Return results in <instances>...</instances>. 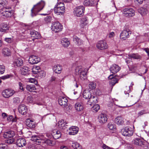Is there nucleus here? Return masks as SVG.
Listing matches in <instances>:
<instances>
[{"label":"nucleus","instance_id":"1","mask_svg":"<svg viewBox=\"0 0 149 149\" xmlns=\"http://www.w3.org/2000/svg\"><path fill=\"white\" fill-rule=\"evenodd\" d=\"M45 3L43 1L34 5L31 10V15L32 17L36 16L37 13L41 10L45 6Z\"/></svg>","mask_w":149,"mask_h":149},{"label":"nucleus","instance_id":"2","mask_svg":"<svg viewBox=\"0 0 149 149\" xmlns=\"http://www.w3.org/2000/svg\"><path fill=\"white\" fill-rule=\"evenodd\" d=\"M132 33V31L129 29L125 28L121 32L120 35V38L125 40L129 38Z\"/></svg>","mask_w":149,"mask_h":149},{"label":"nucleus","instance_id":"3","mask_svg":"<svg viewBox=\"0 0 149 149\" xmlns=\"http://www.w3.org/2000/svg\"><path fill=\"white\" fill-rule=\"evenodd\" d=\"M11 8L9 7H5L2 8L0 10L1 14L2 16L6 17H10L12 15Z\"/></svg>","mask_w":149,"mask_h":149},{"label":"nucleus","instance_id":"4","mask_svg":"<svg viewBox=\"0 0 149 149\" xmlns=\"http://www.w3.org/2000/svg\"><path fill=\"white\" fill-rule=\"evenodd\" d=\"M122 12L125 16L128 17L134 16L135 14V10L132 8H124Z\"/></svg>","mask_w":149,"mask_h":149},{"label":"nucleus","instance_id":"5","mask_svg":"<svg viewBox=\"0 0 149 149\" xmlns=\"http://www.w3.org/2000/svg\"><path fill=\"white\" fill-rule=\"evenodd\" d=\"M63 28L62 25L58 22L53 23L51 27L52 30L55 33L61 31Z\"/></svg>","mask_w":149,"mask_h":149},{"label":"nucleus","instance_id":"6","mask_svg":"<svg viewBox=\"0 0 149 149\" xmlns=\"http://www.w3.org/2000/svg\"><path fill=\"white\" fill-rule=\"evenodd\" d=\"M84 10L85 8L83 6H79L74 8V14L77 17H81L84 15Z\"/></svg>","mask_w":149,"mask_h":149},{"label":"nucleus","instance_id":"7","mask_svg":"<svg viewBox=\"0 0 149 149\" xmlns=\"http://www.w3.org/2000/svg\"><path fill=\"white\" fill-rule=\"evenodd\" d=\"M97 47L99 49L103 50L107 49L108 45L105 40H100L96 44Z\"/></svg>","mask_w":149,"mask_h":149},{"label":"nucleus","instance_id":"8","mask_svg":"<svg viewBox=\"0 0 149 149\" xmlns=\"http://www.w3.org/2000/svg\"><path fill=\"white\" fill-rule=\"evenodd\" d=\"M121 132L123 135L128 136H132L133 133L132 129L129 127H125L122 130Z\"/></svg>","mask_w":149,"mask_h":149},{"label":"nucleus","instance_id":"9","mask_svg":"<svg viewBox=\"0 0 149 149\" xmlns=\"http://www.w3.org/2000/svg\"><path fill=\"white\" fill-rule=\"evenodd\" d=\"M13 90L8 89L4 90L2 92L3 96L5 98H8L12 96L15 93Z\"/></svg>","mask_w":149,"mask_h":149},{"label":"nucleus","instance_id":"10","mask_svg":"<svg viewBox=\"0 0 149 149\" xmlns=\"http://www.w3.org/2000/svg\"><path fill=\"white\" fill-rule=\"evenodd\" d=\"M107 117V116L106 114L101 113L98 116V121L100 124H103L107 122L108 119Z\"/></svg>","mask_w":149,"mask_h":149},{"label":"nucleus","instance_id":"11","mask_svg":"<svg viewBox=\"0 0 149 149\" xmlns=\"http://www.w3.org/2000/svg\"><path fill=\"white\" fill-rule=\"evenodd\" d=\"M40 59L37 56L32 55L29 58V62L30 63L32 64H36L40 61Z\"/></svg>","mask_w":149,"mask_h":149},{"label":"nucleus","instance_id":"12","mask_svg":"<svg viewBox=\"0 0 149 149\" xmlns=\"http://www.w3.org/2000/svg\"><path fill=\"white\" fill-rule=\"evenodd\" d=\"M132 143L136 146H142L144 145L146 142L143 139L139 138H136L134 139L132 141Z\"/></svg>","mask_w":149,"mask_h":149},{"label":"nucleus","instance_id":"13","mask_svg":"<svg viewBox=\"0 0 149 149\" xmlns=\"http://www.w3.org/2000/svg\"><path fill=\"white\" fill-rule=\"evenodd\" d=\"M68 100L65 97H60L58 99L59 104L63 107H66L68 106Z\"/></svg>","mask_w":149,"mask_h":149},{"label":"nucleus","instance_id":"14","mask_svg":"<svg viewBox=\"0 0 149 149\" xmlns=\"http://www.w3.org/2000/svg\"><path fill=\"white\" fill-rule=\"evenodd\" d=\"M18 111L19 113L25 115L27 113V108L25 105L21 104L19 107Z\"/></svg>","mask_w":149,"mask_h":149},{"label":"nucleus","instance_id":"15","mask_svg":"<svg viewBox=\"0 0 149 149\" xmlns=\"http://www.w3.org/2000/svg\"><path fill=\"white\" fill-rule=\"evenodd\" d=\"M26 144V140L24 138H19L18 139L16 142V144L19 147H22Z\"/></svg>","mask_w":149,"mask_h":149},{"label":"nucleus","instance_id":"16","mask_svg":"<svg viewBox=\"0 0 149 149\" xmlns=\"http://www.w3.org/2000/svg\"><path fill=\"white\" fill-rule=\"evenodd\" d=\"M15 134V133L14 131L11 130H8L4 133L3 136L5 138L9 139L13 137Z\"/></svg>","mask_w":149,"mask_h":149},{"label":"nucleus","instance_id":"17","mask_svg":"<svg viewBox=\"0 0 149 149\" xmlns=\"http://www.w3.org/2000/svg\"><path fill=\"white\" fill-rule=\"evenodd\" d=\"M52 136L55 139L60 138L61 136V133L60 131L54 130H53L51 133Z\"/></svg>","mask_w":149,"mask_h":149},{"label":"nucleus","instance_id":"18","mask_svg":"<svg viewBox=\"0 0 149 149\" xmlns=\"http://www.w3.org/2000/svg\"><path fill=\"white\" fill-rule=\"evenodd\" d=\"M20 71L21 74L24 75H27L30 74L31 72L30 69L27 67L25 66L21 68Z\"/></svg>","mask_w":149,"mask_h":149},{"label":"nucleus","instance_id":"19","mask_svg":"<svg viewBox=\"0 0 149 149\" xmlns=\"http://www.w3.org/2000/svg\"><path fill=\"white\" fill-rule=\"evenodd\" d=\"M120 67L118 65L113 64L110 67V70L111 72L113 75V74L118 72L120 70Z\"/></svg>","mask_w":149,"mask_h":149},{"label":"nucleus","instance_id":"20","mask_svg":"<svg viewBox=\"0 0 149 149\" xmlns=\"http://www.w3.org/2000/svg\"><path fill=\"white\" fill-rule=\"evenodd\" d=\"M97 102V97L92 95L91 97H90V99L88 100L87 104L88 105L92 106V104H96Z\"/></svg>","mask_w":149,"mask_h":149},{"label":"nucleus","instance_id":"21","mask_svg":"<svg viewBox=\"0 0 149 149\" xmlns=\"http://www.w3.org/2000/svg\"><path fill=\"white\" fill-rule=\"evenodd\" d=\"M30 34L31 37H33L35 39H39L41 37L40 33L34 30L30 31Z\"/></svg>","mask_w":149,"mask_h":149},{"label":"nucleus","instance_id":"22","mask_svg":"<svg viewBox=\"0 0 149 149\" xmlns=\"http://www.w3.org/2000/svg\"><path fill=\"white\" fill-rule=\"evenodd\" d=\"M9 27L7 24L2 23L0 25V31L3 32H7L9 30Z\"/></svg>","mask_w":149,"mask_h":149},{"label":"nucleus","instance_id":"23","mask_svg":"<svg viewBox=\"0 0 149 149\" xmlns=\"http://www.w3.org/2000/svg\"><path fill=\"white\" fill-rule=\"evenodd\" d=\"M65 10V8L62 9L61 8L55 7L54 8V12L55 14H56L58 15H63L64 14Z\"/></svg>","mask_w":149,"mask_h":149},{"label":"nucleus","instance_id":"24","mask_svg":"<svg viewBox=\"0 0 149 149\" xmlns=\"http://www.w3.org/2000/svg\"><path fill=\"white\" fill-rule=\"evenodd\" d=\"M69 130L70 131L69 133L70 135H74L78 133L79 128L76 126H72L69 128Z\"/></svg>","mask_w":149,"mask_h":149},{"label":"nucleus","instance_id":"25","mask_svg":"<svg viewBox=\"0 0 149 149\" xmlns=\"http://www.w3.org/2000/svg\"><path fill=\"white\" fill-rule=\"evenodd\" d=\"M58 127L63 130H64L65 128H66V126H67V123L64 121L63 120H61L59 121L58 123Z\"/></svg>","mask_w":149,"mask_h":149},{"label":"nucleus","instance_id":"26","mask_svg":"<svg viewBox=\"0 0 149 149\" xmlns=\"http://www.w3.org/2000/svg\"><path fill=\"white\" fill-rule=\"evenodd\" d=\"M25 123L26 125L30 128H33L35 127V122L32 120L27 119L26 120Z\"/></svg>","mask_w":149,"mask_h":149},{"label":"nucleus","instance_id":"27","mask_svg":"<svg viewBox=\"0 0 149 149\" xmlns=\"http://www.w3.org/2000/svg\"><path fill=\"white\" fill-rule=\"evenodd\" d=\"M115 123L118 125H123L124 122V119L121 116H119L116 117L115 120Z\"/></svg>","mask_w":149,"mask_h":149},{"label":"nucleus","instance_id":"28","mask_svg":"<svg viewBox=\"0 0 149 149\" xmlns=\"http://www.w3.org/2000/svg\"><path fill=\"white\" fill-rule=\"evenodd\" d=\"M31 140L33 141L35 143L38 145L41 143L42 140L40 139V137L36 136H32Z\"/></svg>","mask_w":149,"mask_h":149},{"label":"nucleus","instance_id":"29","mask_svg":"<svg viewBox=\"0 0 149 149\" xmlns=\"http://www.w3.org/2000/svg\"><path fill=\"white\" fill-rule=\"evenodd\" d=\"M2 53L5 56H9L11 55L10 49L8 48H4L2 50Z\"/></svg>","mask_w":149,"mask_h":149},{"label":"nucleus","instance_id":"30","mask_svg":"<svg viewBox=\"0 0 149 149\" xmlns=\"http://www.w3.org/2000/svg\"><path fill=\"white\" fill-rule=\"evenodd\" d=\"M53 69L55 73L59 74L61 72L62 68L61 66L60 65L57 64L54 66Z\"/></svg>","mask_w":149,"mask_h":149},{"label":"nucleus","instance_id":"31","mask_svg":"<svg viewBox=\"0 0 149 149\" xmlns=\"http://www.w3.org/2000/svg\"><path fill=\"white\" fill-rule=\"evenodd\" d=\"M83 97L84 98L86 99H90L92 96L91 93L90 91H88V90H85L83 91Z\"/></svg>","mask_w":149,"mask_h":149},{"label":"nucleus","instance_id":"32","mask_svg":"<svg viewBox=\"0 0 149 149\" xmlns=\"http://www.w3.org/2000/svg\"><path fill=\"white\" fill-rule=\"evenodd\" d=\"M109 79H111V81L110 82V84L112 85H114L116 83H118V80L116 77H114L113 74H110L108 77Z\"/></svg>","mask_w":149,"mask_h":149},{"label":"nucleus","instance_id":"33","mask_svg":"<svg viewBox=\"0 0 149 149\" xmlns=\"http://www.w3.org/2000/svg\"><path fill=\"white\" fill-rule=\"evenodd\" d=\"M75 110L78 111H82L84 109L82 104L79 102L76 103L75 106Z\"/></svg>","mask_w":149,"mask_h":149},{"label":"nucleus","instance_id":"34","mask_svg":"<svg viewBox=\"0 0 149 149\" xmlns=\"http://www.w3.org/2000/svg\"><path fill=\"white\" fill-rule=\"evenodd\" d=\"M61 44L64 47H68L70 44V42L68 38H63L61 41Z\"/></svg>","mask_w":149,"mask_h":149},{"label":"nucleus","instance_id":"35","mask_svg":"<svg viewBox=\"0 0 149 149\" xmlns=\"http://www.w3.org/2000/svg\"><path fill=\"white\" fill-rule=\"evenodd\" d=\"M78 72L80 73V77L82 80H84L86 79L87 73L86 72L79 70Z\"/></svg>","mask_w":149,"mask_h":149},{"label":"nucleus","instance_id":"36","mask_svg":"<svg viewBox=\"0 0 149 149\" xmlns=\"http://www.w3.org/2000/svg\"><path fill=\"white\" fill-rule=\"evenodd\" d=\"M14 65L15 66L20 67L23 64L22 60L20 58L17 59L15 60L14 63Z\"/></svg>","mask_w":149,"mask_h":149},{"label":"nucleus","instance_id":"37","mask_svg":"<svg viewBox=\"0 0 149 149\" xmlns=\"http://www.w3.org/2000/svg\"><path fill=\"white\" fill-rule=\"evenodd\" d=\"M73 40L74 43L78 46L81 45L83 43L82 41L76 36L74 37Z\"/></svg>","mask_w":149,"mask_h":149},{"label":"nucleus","instance_id":"38","mask_svg":"<svg viewBox=\"0 0 149 149\" xmlns=\"http://www.w3.org/2000/svg\"><path fill=\"white\" fill-rule=\"evenodd\" d=\"M88 18L86 16H84L81 19V25L82 27L86 26L88 24Z\"/></svg>","mask_w":149,"mask_h":149},{"label":"nucleus","instance_id":"39","mask_svg":"<svg viewBox=\"0 0 149 149\" xmlns=\"http://www.w3.org/2000/svg\"><path fill=\"white\" fill-rule=\"evenodd\" d=\"M26 89L30 92H36V88L34 85H28L26 86Z\"/></svg>","mask_w":149,"mask_h":149},{"label":"nucleus","instance_id":"40","mask_svg":"<svg viewBox=\"0 0 149 149\" xmlns=\"http://www.w3.org/2000/svg\"><path fill=\"white\" fill-rule=\"evenodd\" d=\"M139 13L143 16H144L146 15L148 13V10L146 8H141L139 10Z\"/></svg>","mask_w":149,"mask_h":149},{"label":"nucleus","instance_id":"41","mask_svg":"<svg viewBox=\"0 0 149 149\" xmlns=\"http://www.w3.org/2000/svg\"><path fill=\"white\" fill-rule=\"evenodd\" d=\"M94 4L93 0H85L84 4L86 6H92Z\"/></svg>","mask_w":149,"mask_h":149},{"label":"nucleus","instance_id":"42","mask_svg":"<svg viewBox=\"0 0 149 149\" xmlns=\"http://www.w3.org/2000/svg\"><path fill=\"white\" fill-rule=\"evenodd\" d=\"M72 146L74 149H82V147L78 143L76 142H73Z\"/></svg>","mask_w":149,"mask_h":149},{"label":"nucleus","instance_id":"43","mask_svg":"<svg viewBox=\"0 0 149 149\" xmlns=\"http://www.w3.org/2000/svg\"><path fill=\"white\" fill-rule=\"evenodd\" d=\"M128 56L130 58L135 59H140L141 58V56L136 54H131L128 55Z\"/></svg>","mask_w":149,"mask_h":149},{"label":"nucleus","instance_id":"44","mask_svg":"<svg viewBox=\"0 0 149 149\" xmlns=\"http://www.w3.org/2000/svg\"><path fill=\"white\" fill-rule=\"evenodd\" d=\"M100 109V106L98 104L94 105L92 108V110L93 112H97Z\"/></svg>","mask_w":149,"mask_h":149},{"label":"nucleus","instance_id":"45","mask_svg":"<svg viewBox=\"0 0 149 149\" xmlns=\"http://www.w3.org/2000/svg\"><path fill=\"white\" fill-rule=\"evenodd\" d=\"M96 84L94 82H90L88 85L89 88L91 89H93L95 88L96 87Z\"/></svg>","mask_w":149,"mask_h":149},{"label":"nucleus","instance_id":"46","mask_svg":"<svg viewBox=\"0 0 149 149\" xmlns=\"http://www.w3.org/2000/svg\"><path fill=\"white\" fill-rule=\"evenodd\" d=\"M7 120L9 121H12L13 122H16L17 121L16 118H14L11 115H9L7 118Z\"/></svg>","mask_w":149,"mask_h":149},{"label":"nucleus","instance_id":"47","mask_svg":"<svg viewBox=\"0 0 149 149\" xmlns=\"http://www.w3.org/2000/svg\"><path fill=\"white\" fill-rule=\"evenodd\" d=\"M108 127L110 130H113L116 128V126L114 124L109 123L108 125Z\"/></svg>","mask_w":149,"mask_h":149},{"label":"nucleus","instance_id":"48","mask_svg":"<svg viewBox=\"0 0 149 149\" xmlns=\"http://www.w3.org/2000/svg\"><path fill=\"white\" fill-rule=\"evenodd\" d=\"M6 142L9 144H11L13 143L15 141L14 139L12 137L6 140Z\"/></svg>","mask_w":149,"mask_h":149},{"label":"nucleus","instance_id":"49","mask_svg":"<svg viewBox=\"0 0 149 149\" xmlns=\"http://www.w3.org/2000/svg\"><path fill=\"white\" fill-rule=\"evenodd\" d=\"M52 17L50 16H48L45 17L44 20L46 23H50L51 21Z\"/></svg>","mask_w":149,"mask_h":149},{"label":"nucleus","instance_id":"50","mask_svg":"<svg viewBox=\"0 0 149 149\" xmlns=\"http://www.w3.org/2000/svg\"><path fill=\"white\" fill-rule=\"evenodd\" d=\"M8 2L6 0H0V7L4 6H6Z\"/></svg>","mask_w":149,"mask_h":149},{"label":"nucleus","instance_id":"51","mask_svg":"<svg viewBox=\"0 0 149 149\" xmlns=\"http://www.w3.org/2000/svg\"><path fill=\"white\" fill-rule=\"evenodd\" d=\"M130 90L129 86H126L125 88L124 92L125 94H128V96H129V93H130Z\"/></svg>","mask_w":149,"mask_h":149},{"label":"nucleus","instance_id":"52","mask_svg":"<svg viewBox=\"0 0 149 149\" xmlns=\"http://www.w3.org/2000/svg\"><path fill=\"white\" fill-rule=\"evenodd\" d=\"M13 77V75L11 74H8L6 75H4L3 76H2L1 77V79L3 80L7 79L11 77Z\"/></svg>","mask_w":149,"mask_h":149},{"label":"nucleus","instance_id":"53","mask_svg":"<svg viewBox=\"0 0 149 149\" xmlns=\"http://www.w3.org/2000/svg\"><path fill=\"white\" fill-rule=\"evenodd\" d=\"M56 7L61 8L62 9H63V8H65L64 3L61 2L58 3Z\"/></svg>","mask_w":149,"mask_h":149},{"label":"nucleus","instance_id":"54","mask_svg":"<svg viewBox=\"0 0 149 149\" xmlns=\"http://www.w3.org/2000/svg\"><path fill=\"white\" fill-rule=\"evenodd\" d=\"M38 75L41 77H45V73L44 71L40 70L39 71V72L38 73Z\"/></svg>","mask_w":149,"mask_h":149},{"label":"nucleus","instance_id":"55","mask_svg":"<svg viewBox=\"0 0 149 149\" xmlns=\"http://www.w3.org/2000/svg\"><path fill=\"white\" fill-rule=\"evenodd\" d=\"M5 67L3 65H0V74H3L5 71Z\"/></svg>","mask_w":149,"mask_h":149},{"label":"nucleus","instance_id":"56","mask_svg":"<svg viewBox=\"0 0 149 149\" xmlns=\"http://www.w3.org/2000/svg\"><path fill=\"white\" fill-rule=\"evenodd\" d=\"M13 102L15 104H19L20 102L19 98L18 97H14L13 99Z\"/></svg>","mask_w":149,"mask_h":149},{"label":"nucleus","instance_id":"57","mask_svg":"<svg viewBox=\"0 0 149 149\" xmlns=\"http://www.w3.org/2000/svg\"><path fill=\"white\" fill-rule=\"evenodd\" d=\"M4 40L8 43H10L13 41V38H5Z\"/></svg>","mask_w":149,"mask_h":149},{"label":"nucleus","instance_id":"58","mask_svg":"<svg viewBox=\"0 0 149 149\" xmlns=\"http://www.w3.org/2000/svg\"><path fill=\"white\" fill-rule=\"evenodd\" d=\"M45 143L48 145L52 146L53 145V141L49 139L45 141Z\"/></svg>","mask_w":149,"mask_h":149},{"label":"nucleus","instance_id":"59","mask_svg":"<svg viewBox=\"0 0 149 149\" xmlns=\"http://www.w3.org/2000/svg\"><path fill=\"white\" fill-rule=\"evenodd\" d=\"M145 113H146V110H143L139 111L138 113V115L139 116H140Z\"/></svg>","mask_w":149,"mask_h":149},{"label":"nucleus","instance_id":"60","mask_svg":"<svg viewBox=\"0 0 149 149\" xmlns=\"http://www.w3.org/2000/svg\"><path fill=\"white\" fill-rule=\"evenodd\" d=\"M39 71H38L34 67L32 69V72L34 74H37L38 73Z\"/></svg>","mask_w":149,"mask_h":149},{"label":"nucleus","instance_id":"61","mask_svg":"<svg viewBox=\"0 0 149 149\" xmlns=\"http://www.w3.org/2000/svg\"><path fill=\"white\" fill-rule=\"evenodd\" d=\"M6 147L5 144H0V149H6Z\"/></svg>","mask_w":149,"mask_h":149},{"label":"nucleus","instance_id":"62","mask_svg":"<svg viewBox=\"0 0 149 149\" xmlns=\"http://www.w3.org/2000/svg\"><path fill=\"white\" fill-rule=\"evenodd\" d=\"M102 148L103 149H111L110 147L104 144L103 145Z\"/></svg>","mask_w":149,"mask_h":149},{"label":"nucleus","instance_id":"63","mask_svg":"<svg viewBox=\"0 0 149 149\" xmlns=\"http://www.w3.org/2000/svg\"><path fill=\"white\" fill-rule=\"evenodd\" d=\"M144 50L148 54V56H149V49L148 48H145Z\"/></svg>","mask_w":149,"mask_h":149},{"label":"nucleus","instance_id":"64","mask_svg":"<svg viewBox=\"0 0 149 149\" xmlns=\"http://www.w3.org/2000/svg\"><path fill=\"white\" fill-rule=\"evenodd\" d=\"M60 149H69L68 147L65 146H62L60 147Z\"/></svg>","mask_w":149,"mask_h":149}]
</instances>
